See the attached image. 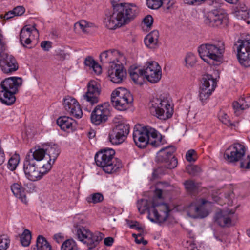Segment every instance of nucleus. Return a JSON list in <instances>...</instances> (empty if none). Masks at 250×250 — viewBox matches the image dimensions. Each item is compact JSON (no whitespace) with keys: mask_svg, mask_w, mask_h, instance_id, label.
<instances>
[{"mask_svg":"<svg viewBox=\"0 0 250 250\" xmlns=\"http://www.w3.org/2000/svg\"><path fill=\"white\" fill-rule=\"evenodd\" d=\"M5 160V154L1 146V141L0 140V166L4 162Z\"/></svg>","mask_w":250,"mask_h":250,"instance_id":"59","label":"nucleus"},{"mask_svg":"<svg viewBox=\"0 0 250 250\" xmlns=\"http://www.w3.org/2000/svg\"><path fill=\"white\" fill-rule=\"evenodd\" d=\"M246 148L240 143H234L226 150L224 154L225 159L230 163H234L241 160L245 157Z\"/></svg>","mask_w":250,"mask_h":250,"instance_id":"13","label":"nucleus"},{"mask_svg":"<svg viewBox=\"0 0 250 250\" xmlns=\"http://www.w3.org/2000/svg\"><path fill=\"white\" fill-rule=\"evenodd\" d=\"M204 22L210 27L223 28L228 25L229 20L226 13L222 10L214 9L205 15Z\"/></svg>","mask_w":250,"mask_h":250,"instance_id":"9","label":"nucleus"},{"mask_svg":"<svg viewBox=\"0 0 250 250\" xmlns=\"http://www.w3.org/2000/svg\"><path fill=\"white\" fill-rule=\"evenodd\" d=\"M37 250H51V247L46 239L42 235H39L36 241Z\"/></svg>","mask_w":250,"mask_h":250,"instance_id":"33","label":"nucleus"},{"mask_svg":"<svg viewBox=\"0 0 250 250\" xmlns=\"http://www.w3.org/2000/svg\"><path fill=\"white\" fill-rule=\"evenodd\" d=\"M149 131L150 135L148 144L155 147L160 146L162 144V137L161 135L156 130L152 128H150Z\"/></svg>","mask_w":250,"mask_h":250,"instance_id":"29","label":"nucleus"},{"mask_svg":"<svg viewBox=\"0 0 250 250\" xmlns=\"http://www.w3.org/2000/svg\"><path fill=\"white\" fill-rule=\"evenodd\" d=\"M108 76L114 83H120L125 79L126 72L122 65L113 63L108 71Z\"/></svg>","mask_w":250,"mask_h":250,"instance_id":"19","label":"nucleus"},{"mask_svg":"<svg viewBox=\"0 0 250 250\" xmlns=\"http://www.w3.org/2000/svg\"><path fill=\"white\" fill-rule=\"evenodd\" d=\"M90 231L88 229L83 226H79L77 227L76 230V234L78 239L79 241L84 242V240L86 238L88 234L90 233Z\"/></svg>","mask_w":250,"mask_h":250,"instance_id":"36","label":"nucleus"},{"mask_svg":"<svg viewBox=\"0 0 250 250\" xmlns=\"http://www.w3.org/2000/svg\"><path fill=\"white\" fill-rule=\"evenodd\" d=\"M186 159L189 162H195L197 158V154L194 149L189 150L186 155Z\"/></svg>","mask_w":250,"mask_h":250,"instance_id":"50","label":"nucleus"},{"mask_svg":"<svg viewBox=\"0 0 250 250\" xmlns=\"http://www.w3.org/2000/svg\"><path fill=\"white\" fill-rule=\"evenodd\" d=\"M45 155V151L44 148H39L34 150L33 152L31 149L26 156L25 158L28 160H32L34 163L36 161H40L42 160Z\"/></svg>","mask_w":250,"mask_h":250,"instance_id":"30","label":"nucleus"},{"mask_svg":"<svg viewBox=\"0 0 250 250\" xmlns=\"http://www.w3.org/2000/svg\"><path fill=\"white\" fill-rule=\"evenodd\" d=\"M41 47L43 50L48 51L51 48V42L50 41H42L41 43Z\"/></svg>","mask_w":250,"mask_h":250,"instance_id":"56","label":"nucleus"},{"mask_svg":"<svg viewBox=\"0 0 250 250\" xmlns=\"http://www.w3.org/2000/svg\"><path fill=\"white\" fill-rule=\"evenodd\" d=\"M159 34L157 30H154L148 34L145 38V44L150 48H155L158 42Z\"/></svg>","mask_w":250,"mask_h":250,"instance_id":"28","label":"nucleus"},{"mask_svg":"<svg viewBox=\"0 0 250 250\" xmlns=\"http://www.w3.org/2000/svg\"><path fill=\"white\" fill-rule=\"evenodd\" d=\"M115 51L106 50L104 51L100 55L101 62L103 63H114L113 53Z\"/></svg>","mask_w":250,"mask_h":250,"instance_id":"34","label":"nucleus"},{"mask_svg":"<svg viewBox=\"0 0 250 250\" xmlns=\"http://www.w3.org/2000/svg\"><path fill=\"white\" fill-rule=\"evenodd\" d=\"M104 237V235L102 233L98 231L92 232L90 231L86 238L84 239V241L83 243L86 244L89 249H92L98 245Z\"/></svg>","mask_w":250,"mask_h":250,"instance_id":"24","label":"nucleus"},{"mask_svg":"<svg viewBox=\"0 0 250 250\" xmlns=\"http://www.w3.org/2000/svg\"><path fill=\"white\" fill-rule=\"evenodd\" d=\"M133 237L135 239V242L137 244L142 243V240H143V237L141 234L136 235L135 234H132Z\"/></svg>","mask_w":250,"mask_h":250,"instance_id":"63","label":"nucleus"},{"mask_svg":"<svg viewBox=\"0 0 250 250\" xmlns=\"http://www.w3.org/2000/svg\"><path fill=\"white\" fill-rule=\"evenodd\" d=\"M57 124L61 129L64 131L75 130L76 122L72 118L68 116H62L57 120Z\"/></svg>","mask_w":250,"mask_h":250,"instance_id":"25","label":"nucleus"},{"mask_svg":"<svg viewBox=\"0 0 250 250\" xmlns=\"http://www.w3.org/2000/svg\"><path fill=\"white\" fill-rule=\"evenodd\" d=\"M20 161V157L18 155L11 157L8 161L7 164L8 168L11 171H14L17 167Z\"/></svg>","mask_w":250,"mask_h":250,"instance_id":"42","label":"nucleus"},{"mask_svg":"<svg viewBox=\"0 0 250 250\" xmlns=\"http://www.w3.org/2000/svg\"><path fill=\"white\" fill-rule=\"evenodd\" d=\"M63 105L65 110L71 116L77 119L83 116V112L77 101L74 98L67 96L63 98Z\"/></svg>","mask_w":250,"mask_h":250,"instance_id":"17","label":"nucleus"},{"mask_svg":"<svg viewBox=\"0 0 250 250\" xmlns=\"http://www.w3.org/2000/svg\"><path fill=\"white\" fill-rule=\"evenodd\" d=\"M150 128L148 126L135 125L133 133V139L135 144L140 148H144L149 142Z\"/></svg>","mask_w":250,"mask_h":250,"instance_id":"15","label":"nucleus"},{"mask_svg":"<svg viewBox=\"0 0 250 250\" xmlns=\"http://www.w3.org/2000/svg\"><path fill=\"white\" fill-rule=\"evenodd\" d=\"M129 74L132 80L135 83H138L139 78L144 76V69H141L137 67L131 68L129 70Z\"/></svg>","mask_w":250,"mask_h":250,"instance_id":"38","label":"nucleus"},{"mask_svg":"<svg viewBox=\"0 0 250 250\" xmlns=\"http://www.w3.org/2000/svg\"><path fill=\"white\" fill-rule=\"evenodd\" d=\"M87 92L83 96L82 104L84 105L85 103H87L92 106L99 101L98 96L101 92L100 85L96 81H90L87 84Z\"/></svg>","mask_w":250,"mask_h":250,"instance_id":"16","label":"nucleus"},{"mask_svg":"<svg viewBox=\"0 0 250 250\" xmlns=\"http://www.w3.org/2000/svg\"><path fill=\"white\" fill-rule=\"evenodd\" d=\"M10 240L7 236L2 235L0 236V250H6L8 248Z\"/></svg>","mask_w":250,"mask_h":250,"instance_id":"46","label":"nucleus"},{"mask_svg":"<svg viewBox=\"0 0 250 250\" xmlns=\"http://www.w3.org/2000/svg\"><path fill=\"white\" fill-rule=\"evenodd\" d=\"M220 120L224 124L227 125L228 126H235L236 125L234 123H231L229 120L228 116L226 114H224L219 117Z\"/></svg>","mask_w":250,"mask_h":250,"instance_id":"53","label":"nucleus"},{"mask_svg":"<svg viewBox=\"0 0 250 250\" xmlns=\"http://www.w3.org/2000/svg\"><path fill=\"white\" fill-rule=\"evenodd\" d=\"M104 244L106 246H111L114 242V239L111 237H108L104 239Z\"/></svg>","mask_w":250,"mask_h":250,"instance_id":"62","label":"nucleus"},{"mask_svg":"<svg viewBox=\"0 0 250 250\" xmlns=\"http://www.w3.org/2000/svg\"><path fill=\"white\" fill-rule=\"evenodd\" d=\"M90 231L88 229L83 226H79L77 227L76 230V234L78 239L79 241L84 242V240L86 238L88 234L90 233Z\"/></svg>","mask_w":250,"mask_h":250,"instance_id":"37","label":"nucleus"},{"mask_svg":"<svg viewBox=\"0 0 250 250\" xmlns=\"http://www.w3.org/2000/svg\"><path fill=\"white\" fill-rule=\"evenodd\" d=\"M113 12L106 15L104 23L108 29L113 30L126 24L134 19L139 13L135 5L123 2V0H110Z\"/></svg>","mask_w":250,"mask_h":250,"instance_id":"1","label":"nucleus"},{"mask_svg":"<svg viewBox=\"0 0 250 250\" xmlns=\"http://www.w3.org/2000/svg\"><path fill=\"white\" fill-rule=\"evenodd\" d=\"M112 105L118 110L125 111L133 105V98L126 88L119 87L114 90L111 95Z\"/></svg>","mask_w":250,"mask_h":250,"instance_id":"6","label":"nucleus"},{"mask_svg":"<svg viewBox=\"0 0 250 250\" xmlns=\"http://www.w3.org/2000/svg\"><path fill=\"white\" fill-rule=\"evenodd\" d=\"M184 185L186 190L190 193H192L197 188L195 183L192 180H188L186 181L184 183Z\"/></svg>","mask_w":250,"mask_h":250,"instance_id":"48","label":"nucleus"},{"mask_svg":"<svg viewBox=\"0 0 250 250\" xmlns=\"http://www.w3.org/2000/svg\"><path fill=\"white\" fill-rule=\"evenodd\" d=\"M198 51L200 57L204 61V57H208L216 62H221L225 52L224 42H219L214 44H203L198 47Z\"/></svg>","mask_w":250,"mask_h":250,"instance_id":"7","label":"nucleus"},{"mask_svg":"<svg viewBox=\"0 0 250 250\" xmlns=\"http://www.w3.org/2000/svg\"><path fill=\"white\" fill-rule=\"evenodd\" d=\"M109 114V110L106 104L97 105L91 114V122L95 125L105 123Z\"/></svg>","mask_w":250,"mask_h":250,"instance_id":"18","label":"nucleus"},{"mask_svg":"<svg viewBox=\"0 0 250 250\" xmlns=\"http://www.w3.org/2000/svg\"><path fill=\"white\" fill-rule=\"evenodd\" d=\"M104 199L103 195L99 193H96L90 195L86 198V201L88 203L96 204L102 202Z\"/></svg>","mask_w":250,"mask_h":250,"instance_id":"43","label":"nucleus"},{"mask_svg":"<svg viewBox=\"0 0 250 250\" xmlns=\"http://www.w3.org/2000/svg\"><path fill=\"white\" fill-rule=\"evenodd\" d=\"M144 24L147 26V27H150L153 21V19L152 16L151 15H147L146 16L143 20Z\"/></svg>","mask_w":250,"mask_h":250,"instance_id":"55","label":"nucleus"},{"mask_svg":"<svg viewBox=\"0 0 250 250\" xmlns=\"http://www.w3.org/2000/svg\"><path fill=\"white\" fill-rule=\"evenodd\" d=\"M216 84V80L212 75L206 74L203 76L199 91V98L203 105L207 103Z\"/></svg>","mask_w":250,"mask_h":250,"instance_id":"10","label":"nucleus"},{"mask_svg":"<svg viewBox=\"0 0 250 250\" xmlns=\"http://www.w3.org/2000/svg\"><path fill=\"white\" fill-rule=\"evenodd\" d=\"M234 214L232 210L220 211L215 214L214 222L221 227H230L233 225L232 220Z\"/></svg>","mask_w":250,"mask_h":250,"instance_id":"20","label":"nucleus"},{"mask_svg":"<svg viewBox=\"0 0 250 250\" xmlns=\"http://www.w3.org/2000/svg\"><path fill=\"white\" fill-rule=\"evenodd\" d=\"M44 150L45 154L49 156V159L46 163L50 164L52 167L60 153L59 146L55 144L48 145L46 146Z\"/></svg>","mask_w":250,"mask_h":250,"instance_id":"26","label":"nucleus"},{"mask_svg":"<svg viewBox=\"0 0 250 250\" xmlns=\"http://www.w3.org/2000/svg\"><path fill=\"white\" fill-rule=\"evenodd\" d=\"M150 113L158 118L166 120L171 118L173 114V107L167 98L161 96L153 98L150 102Z\"/></svg>","mask_w":250,"mask_h":250,"instance_id":"5","label":"nucleus"},{"mask_svg":"<svg viewBox=\"0 0 250 250\" xmlns=\"http://www.w3.org/2000/svg\"><path fill=\"white\" fill-rule=\"evenodd\" d=\"M161 168L159 167L155 169L152 173V176L154 178H156L158 177L159 175L161 174Z\"/></svg>","mask_w":250,"mask_h":250,"instance_id":"64","label":"nucleus"},{"mask_svg":"<svg viewBox=\"0 0 250 250\" xmlns=\"http://www.w3.org/2000/svg\"><path fill=\"white\" fill-rule=\"evenodd\" d=\"M86 25H87V21L84 20H82L75 24L74 28L75 29L80 28L84 33H89L91 31L87 30Z\"/></svg>","mask_w":250,"mask_h":250,"instance_id":"49","label":"nucleus"},{"mask_svg":"<svg viewBox=\"0 0 250 250\" xmlns=\"http://www.w3.org/2000/svg\"><path fill=\"white\" fill-rule=\"evenodd\" d=\"M84 64L86 66L93 69L95 74L99 75L102 72V68L100 65L97 63L92 57L88 56L84 60Z\"/></svg>","mask_w":250,"mask_h":250,"instance_id":"32","label":"nucleus"},{"mask_svg":"<svg viewBox=\"0 0 250 250\" xmlns=\"http://www.w3.org/2000/svg\"><path fill=\"white\" fill-rule=\"evenodd\" d=\"M184 246L187 249V250H200L195 246L192 240L190 239L184 243Z\"/></svg>","mask_w":250,"mask_h":250,"instance_id":"54","label":"nucleus"},{"mask_svg":"<svg viewBox=\"0 0 250 250\" xmlns=\"http://www.w3.org/2000/svg\"><path fill=\"white\" fill-rule=\"evenodd\" d=\"M56 55L59 57L60 61H64L66 58L67 56L69 55L65 53L64 51L59 50L57 52Z\"/></svg>","mask_w":250,"mask_h":250,"instance_id":"60","label":"nucleus"},{"mask_svg":"<svg viewBox=\"0 0 250 250\" xmlns=\"http://www.w3.org/2000/svg\"><path fill=\"white\" fill-rule=\"evenodd\" d=\"M187 172L192 176H195L201 171V168L197 165H188L186 167Z\"/></svg>","mask_w":250,"mask_h":250,"instance_id":"45","label":"nucleus"},{"mask_svg":"<svg viewBox=\"0 0 250 250\" xmlns=\"http://www.w3.org/2000/svg\"><path fill=\"white\" fill-rule=\"evenodd\" d=\"M162 0H146V5L152 9H158L162 6Z\"/></svg>","mask_w":250,"mask_h":250,"instance_id":"47","label":"nucleus"},{"mask_svg":"<svg viewBox=\"0 0 250 250\" xmlns=\"http://www.w3.org/2000/svg\"><path fill=\"white\" fill-rule=\"evenodd\" d=\"M15 16L16 15H15V13H14L13 10H12V11H10L8 12L4 15L1 14L0 15V17L1 19H4L8 20V19H9Z\"/></svg>","mask_w":250,"mask_h":250,"instance_id":"58","label":"nucleus"},{"mask_svg":"<svg viewBox=\"0 0 250 250\" xmlns=\"http://www.w3.org/2000/svg\"><path fill=\"white\" fill-rule=\"evenodd\" d=\"M184 60V65L188 68L193 67L197 62L196 56L191 52H188L186 54Z\"/></svg>","mask_w":250,"mask_h":250,"instance_id":"35","label":"nucleus"},{"mask_svg":"<svg viewBox=\"0 0 250 250\" xmlns=\"http://www.w3.org/2000/svg\"><path fill=\"white\" fill-rule=\"evenodd\" d=\"M250 106V96L240 98L232 103V107L236 116L241 115L243 111Z\"/></svg>","mask_w":250,"mask_h":250,"instance_id":"22","label":"nucleus"},{"mask_svg":"<svg viewBox=\"0 0 250 250\" xmlns=\"http://www.w3.org/2000/svg\"><path fill=\"white\" fill-rule=\"evenodd\" d=\"M175 150V147L172 146L162 148L157 153V161L165 163V167L167 168H175L178 164L177 158L173 155Z\"/></svg>","mask_w":250,"mask_h":250,"instance_id":"11","label":"nucleus"},{"mask_svg":"<svg viewBox=\"0 0 250 250\" xmlns=\"http://www.w3.org/2000/svg\"><path fill=\"white\" fill-rule=\"evenodd\" d=\"M115 129H120V131H119V133L122 136H125V138L126 139L127 135L129 132V125L128 124H125V123H121L115 127Z\"/></svg>","mask_w":250,"mask_h":250,"instance_id":"44","label":"nucleus"},{"mask_svg":"<svg viewBox=\"0 0 250 250\" xmlns=\"http://www.w3.org/2000/svg\"><path fill=\"white\" fill-rule=\"evenodd\" d=\"M235 14L238 19L244 20L247 22L249 18V9L245 7H240L235 12Z\"/></svg>","mask_w":250,"mask_h":250,"instance_id":"41","label":"nucleus"},{"mask_svg":"<svg viewBox=\"0 0 250 250\" xmlns=\"http://www.w3.org/2000/svg\"><path fill=\"white\" fill-rule=\"evenodd\" d=\"M22 79L20 77H11L5 79L0 84V101L7 105H11L16 101L15 94L18 88L22 85Z\"/></svg>","mask_w":250,"mask_h":250,"instance_id":"4","label":"nucleus"},{"mask_svg":"<svg viewBox=\"0 0 250 250\" xmlns=\"http://www.w3.org/2000/svg\"><path fill=\"white\" fill-rule=\"evenodd\" d=\"M164 186L168 187L169 185L160 182L157 185V188L155 190V197L153 199L152 205L150 207L145 206L142 208L138 205V209L141 213H144L147 209L148 212V217L151 222H157L159 224L164 223L169 216L170 209L168 204L164 203H158L157 198L161 199L164 190L160 188Z\"/></svg>","mask_w":250,"mask_h":250,"instance_id":"2","label":"nucleus"},{"mask_svg":"<svg viewBox=\"0 0 250 250\" xmlns=\"http://www.w3.org/2000/svg\"><path fill=\"white\" fill-rule=\"evenodd\" d=\"M115 154V151L112 148H106L99 151L94 157L97 166L107 173L116 172L122 165L121 161L114 157Z\"/></svg>","mask_w":250,"mask_h":250,"instance_id":"3","label":"nucleus"},{"mask_svg":"<svg viewBox=\"0 0 250 250\" xmlns=\"http://www.w3.org/2000/svg\"><path fill=\"white\" fill-rule=\"evenodd\" d=\"M36 25L32 26L25 25L21 30L20 34V40L21 44L24 46L29 45L31 42V36L33 33H36L38 36L39 31L36 28Z\"/></svg>","mask_w":250,"mask_h":250,"instance_id":"21","label":"nucleus"},{"mask_svg":"<svg viewBox=\"0 0 250 250\" xmlns=\"http://www.w3.org/2000/svg\"><path fill=\"white\" fill-rule=\"evenodd\" d=\"M31 232L25 229L20 237V241L23 246L27 247L29 245L31 240Z\"/></svg>","mask_w":250,"mask_h":250,"instance_id":"39","label":"nucleus"},{"mask_svg":"<svg viewBox=\"0 0 250 250\" xmlns=\"http://www.w3.org/2000/svg\"><path fill=\"white\" fill-rule=\"evenodd\" d=\"M120 129H115V128L113 129L111 132L109 134V139L110 142L114 145H119L122 143L125 139V136L121 135L119 133V131Z\"/></svg>","mask_w":250,"mask_h":250,"instance_id":"31","label":"nucleus"},{"mask_svg":"<svg viewBox=\"0 0 250 250\" xmlns=\"http://www.w3.org/2000/svg\"><path fill=\"white\" fill-rule=\"evenodd\" d=\"M162 6L167 10H170L173 8L175 3V0H162Z\"/></svg>","mask_w":250,"mask_h":250,"instance_id":"51","label":"nucleus"},{"mask_svg":"<svg viewBox=\"0 0 250 250\" xmlns=\"http://www.w3.org/2000/svg\"><path fill=\"white\" fill-rule=\"evenodd\" d=\"M188 215L191 218H204L207 213L203 210L202 206H198L195 203H192L186 209Z\"/></svg>","mask_w":250,"mask_h":250,"instance_id":"23","label":"nucleus"},{"mask_svg":"<svg viewBox=\"0 0 250 250\" xmlns=\"http://www.w3.org/2000/svg\"><path fill=\"white\" fill-rule=\"evenodd\" d=\"M23 168L26 177L34 182L41 180L46 174L51 169V165L49 163L43 164L42 170H39L33 160L25 158Z\"/></svg>","mask_w":250,"mask_h":250,"instance_id":"8","label":"nucleus"},{"mask_svg":"<svg viewBox=\"0 0 250 250\" xmlns=\"http://www.w3.org/2000/svg\"><path fill=\"white\" fill-rule=\"evenodd\" d=\"M16 16H21L25 12V9L23 6H19L13 10Z\"/></svg>","mask_w":250,"mask_h":250,"instance_id":"57","label":"nucleus"},{"mask_svg":"<svg viewBox=\"0 0 250 250\" xmlns=\"http://www.w3.org/2000/svg\"><path fill=\"white\" fill-rule=\"evenodd\" d=\"M237 58L239 62L245 67L250 66V36L241 40L237 48Z\"/></svg>","mask_w":250,"mask_h":250,"instance_id":"12","label":"nucleus"},{"mask_svg":"<svg viewBox=\"0 0 250 250\" xmlns=\"http://www.w3.org/2000/svg\"><path fill=\"white\" fill-rule=\"evenodd\" d=\"M64 236L61 233H59L54 235V239L58 243H61L64 240Z\"/></svg>","mask_w":250,"mask_h":250,"instance_id":"61","label":"nucleus"},{"mask_svg":"<svg viewBox=\"0 0 250 250\" xmlns=\"http://www.w3.org/2000/svg\"><path fill=\"white\" fill-rule=\"evenodd\" d=\"M240 161V167L242 168L250 169V156H247L246 157H244Z\"/></svg>","mask_w":250,"mask_h":250,"instance_id":"52","label":"nucleus"},{"mask_svg":"<svg viewBox=\"0 0 250 250\" xmlns=\"http://www.w3.org/2000/svg\"><path fill=\"white\" fill-rule=\"evenodd\" d=\"M61 250H78V248L74 240L68 239L62 243Z\"/></svg>","mask_w":250,"mask_h":250,"instance_id":"40","label":"nucleus"},{"mask_svg":"<svg viewBox=\"0 0 250 250\" xmlns=\"http://www.w3.org/2000/svg\"><path fill=\"white\" fill-rule=\"evenodd\" d=\"M11 189L16 197L24 203H27L25 189L21 184L14 183L11 186Z\"/></svg>","mask_w":250,"mask_h":250,"instance_id":"27","label":"nucleus"},{"mask_svg":"<svg viewBox=\"0 0 250 250\" xmlns=\"http://www.w3.org/2000/svg\"><path fill=\"white\" fill-rule=\"evenodd\" d=\"M144 74L149 82L155 83L161 78V68L156 62H150L146 63L144 68Z\"/></svg>","mask_w":250,"mask_h":250,"instance_id":"14","label":"nucleus"}]
</instances>
